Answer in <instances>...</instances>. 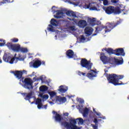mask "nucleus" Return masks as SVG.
Listing matches in <instances>:
<instances>
[{
    "mask_svg": "<svg viewBox=\"0 0 129 129\" xmlns=\"http://www.w3.org/2000/svg\"><path fill=\"white\" fill-rule=\"evenodd\" d=\"M59 26L58 30H59V38H64L65 37V20H59L58 21L56 19L52 18L50 21V24L48 25V27L47 28V31L52 32V33H55L56 30L54 29V27H57Z\"/></svg>",
    "mask_w": 129,
    "mask_h": 129,
    "instance_id": "f257e3e1",
    "label": "nucleus"
},
{
    "mask_svg": "<svg viewBox=\"0 0 129 129\" xmlns=\"http://www.w3.org/2000/svg\"><path fill=\"white\" fill-rule=\"evenodd\" d=\"M120 24H121V20L117 21L116 23H108L107 24V25L105 26L103 25H100L96 27L95 33H99V32H101L103 29H105V33H108L110 32L111 30L114 29L115 27H117L118 25H120Z\"/></svg>",
    "mask_w": 129,
    "mask_h": 129,
    "instance_id": "f03ea898",
    "label": "nucleus"
},
{
    "mask_svg": "<svg viewBox=\"0 0 129 129\" xmlns=\"http://www.w3.org/2000/svg\"><path fill=\"white\" fill-rule=\"evenodd\" d=\"M52 113L54 115L52 118L55 121L59 122L62 129H65V118L62 116L61 114L58 113L56 111H52Z\"/></svg>",
    "mask_w": 129,
    "mask_h": 129,
    "instance_id": "7ed1b4c3",
    "label": "nucleus"
},
{
    "mask_svg": "<svg viewBox=\"0 0 129 129\" xmlns=\"http://www.w3.org/2000/svg\"><path fill=\"white\" fill-rule=\"evenodd\" d=\"M76 120H79L80 123H83L84 120L82 118H77L76 119H71L70 120V123H68L67 122L65 121V125L68 128L71 129H80L79 127H78L76 124H77V121Z\"/></svg>",
    "mask_w": 129,
    "mask_h": 129,
    "instance_id": "20e7f679",
    "label": "nucleus"
},
{
    "mask_svg": "<svg viewBox=\"0 0 129 129\" xmlns=\"http://www.w3.org/2000/svg\"><path fill=\"white\" fill-rule=\"evenodd\" d=\"M105 76L106 77L107 80H108L109 83H111V84H113L115 86L117 85H122V82L121 83H117V81L116 80V74H111L108 75V74H105Z\"/></svg>",
    "mask_w": 129,
    "mask_h": 129,
    "instance_id": "39448f33",
    "label": "nucleus"
},
{
    "mask_svg": "<svg viewBox=\"0 0 129 129\" xmlns=\"http://www.w3.org/2000/svg\"><path fill=\"white\" fill-rule=\"evenodd\" d=\"M80 65L83 68H86L87 70L91 71L95 73V71L94 70H91L93 63L90 62V60H88L86 58H82L80 61Z\"/></svg>",
    "mask_w": 129,
    "mask_h": 129,
    "instance_id": "423d86ee",
    "label": "nucleus"
},
{
    "mask_svg": "<svg viewBox=\"0 0 129 129\" xmlns=\"http://www.w3.org/2000/svg\"><path fill=\"white\" fill-rule=\"evenodd\" d=\"M123 11H124V9L120 10L119 7L114 8V7L113 6H109L105 10V12L107 15H111L112 14L117 15L120 14L121 12H123Z\"/></svg>",
    "mask_w": 129,
    "mask_h": 129,
    "instance_id": "0eeeda50",
    "label": "nucleus"
},
{
    "mask_svg": "<svg viewBox=\"0 0 129 129\" xmlns=\"http://www.w3.org/2000/svg\"><path fill=\"white\" fill-rule=\"evenodd\" d=\"M24 83L23 87L25 89H33V80L30 78H26L24 80H22Z\"/></svg>",
    "mask_w": 129,
    "mask_h": 129,
    "instance_id": "6e6552de",
    "label": "nucleus"
},
{
    "mask_svg": "<svg viewBox=\"0 0 129 129\" xmlns=\"http://www.w3.org/2000/svg\"><path fill=\"white\" fill-rule=\"evenodd\" d=\"M6 46L8 47L9 50H12L14 52H20V49H21V45L19 44H13L12 42L7 43Z\"/></svg>",
    "mask_w": 129,
    "mask_h": 129,
    "instance_id": "1a4fd4ad",
    "label": "nucleus"
},
{
    "mask_svg": "<svg viewBox=\"0 0 129 129\" xmlns=\"http://www.w3.org/2000/svg\"><path fill=\"white\" fill-rule=\"evenodd\" d=\"M11 73H13V74H14L16 78H17V79L24 80L25 77H23V74H24V73L27 74V71L25 70H23V72L22 71H12Z\"/></svg>",
    "mask_w": 129,
    "mask_h": 129,
    "instance_id": "9d476101",
    "label": "nucleus"
},
{
    "mask_svg": "<svg viewBox=\"0 0 129 129\" xmlns=\"http://www.w3.org/2000/svg\"><path fill=\"white\" fill-rule=\"evenodd\" d=\"M3 59L5 62H8L10 64H14L15 57H13L12 54L5 53L3 56Z\"/></svg>",
    "mask_w": 129,
    "mask_h": 129,
    "instance_id": "9b49d317",
    "label": "nucleus"
},
{
    "mask_svg": "<svg viewBox=\"0 0 129 129\" xmlns=\"http://www.w3.org/2000/svg\"><path fill=\"white\" fill-rule=\"evenodd\" d=\"M115 55L116 56H125V52L122 48H116L115 49Z\"/></svg>",
    "mask_w": 129,
    "mask_h": 129,
    "instance_id": "f8f14e48",
    "label": "nucleus"
},
{
    "mask_svg": "<svg viewBox=\"0 0 129 129\" xmlns=\"http://www.w3.org/2000/svg\"><path fill=\"white\" fill-rule=\"evenodd\" d=\"M41 64L42 62H41V60H33V62L31 61L30 62V64L33 67V68H38V67L41 66Z\"/></svg>",
    "mask_w": 129,
    "mask_h": 129,
    "instance_id": "ddd939ff",
    "label": "nucleus"
},
{
    "mask_svg": "<svg viewBox=\"0 0 129 129\" xmlns=\"http://www.w3.org/2000/svg\"><path fill=\"white\" fill-rule=\"evenodd\" d=\"M65 14L68 17H71V18H78L76 15V12L70 10H65Z\"/></svg>",
    "mask_w": 129,
    "mask_h": 129,
    "instance_id": "4468645a",
    "label": "nucleus"
},
{
    "mask_svg": "<svg viewBox=\"0 0 129 129\" xmlns=\"http://www.w3.org/2000/svg\"><path fill=\"white\" fill-rule=\"evenodd\" d=\"M108 56H105L104 53H102L100 55V60L103 63V64H107L108 63Z\"/></svg>",
    "mask_w": 129,
    "mask_h": 129,
    "instance_id": "2eb2a0df",
    "label": "nucleus"
},
{
    "mask_svg": "<svg viewBox=\"0 0 129 129\" xmlns=\"http://www.w3.org/2000/svg\"><path fill=\"white\" fill-rule=\"evenodd\" d=\"M63 16H64L63 11L62 10H57L56 13L53 15V17L55 19H61V18H63Z\"/></svg>",
    "mask_w": 129,
    "mask_h": 129,
    "instance_id": "dca6fc26",
    "label": "nucleus"
},
{
    "mask_svg": "<svg viewBox=\"0 0 129 129\" xmlns=\"http://www.w3.org/2000/svg\"><path fill=\"white\" fill-rule=\"evenodd\" d=\"M79 27L83 29L87 26V22L86 20H81L78 23Z\"/></svg>",
    "mask_w": 129,
    "mask_h": 129,
    "instance_id": "f3484780",
    "label": "nucleus"
},
{
    "mask_svg": "<svg viewBox=\"0 0 129 129\" xmlns=\"http://www.w3.org/2000/svg\"><path fill=\"white\" fill-rule=\"evenodd\" d=\"M93 32V29L90 27H87L85 29V33L87 36H91L92 35Z\"/></svg>",
    "mask_w": 129,
    "mask_h": 129,
    "instance_id": "a211bd4d",
    "label": "nucleus"
},
{
    "mask_svg": "<svg viewBox=\"0 0 129 129\" xmlns=\"http://www.w3.org/2000/svg\"><path fill=\"white\" fill-rule=\"evenodd\" d=\"M35 104L37 105V108H38V109H41L43 106L42 99L40 98L36 99V100L35 101Z\"/></svg>",
    "mask_w": 129,
    "mask_h": 129,
    "instance_id": "6ab92c4d",
    "label": "nucleus"
},
{
    "mask_svg": "<svg viewBox=\"0 0 129 129\" xmlns=\"http://www.w3.org/2000/svg\"><path fill=\"white\" fill-rule=\"evenodd\" d=\"M66 55L69 59H71L74 57V52H73V50L69 49L66 52Z\"/></svg>",
    "mask_w": 129,
    "mask_h": 129,
    "instance_id": "aec40b11",
    "label": "nucleus"
},
{
    "mask_svg": "<svg viewBox=\"0 0 129 129\" xmlns=\"http://www.w3.org/2000/svg\"><path fill=\"white\" fill-rule=\"evenodd\" d=\"M32 96H33V92L30 91L29 93L27 94L26 96L24 98L25 100H28L29 102H31V98H32Z\"/></svg>",
    "mask_w": 129,
    "mask_h": 129,
    "instance_id": "412c9836",
    "label": "nucleus"
},
{
    "mask_svg": "<svg viewBox=\"0 0 129 129\" xmlns=\"http://www.w3.org/2000/svg\"><path fill=\"white\" fill-rule=\"evenodd\" d=\"M56 101H58L60 104H62L65 102V97L57 96Z\"/></svg>",
    "mask_w": 129,
    "mask_h": 129,
    "instance_id": "4be33fe9",
    "label": "nucleus"
},
{
    "mask_svg": "<svg viewBox=\"0 0 129 129\" xmlns=\"http://www.w3.org/2000/svg\"><path fill=\"white\" fill-rule=\"evenodd\" d=\"M104 50L109 55H111L112 54L115 55V50H113L111 48H104Z\"/></svg>",
    "mask_w": 129,
    "mask_h": 129,
    "instance_id": "5701e85b",
    "label": "nucleus"
},
{
    "mask_svg": "<svg viewBox=\"0 0 129 129\" xmlns=\"http://www.w3.org/2000/svg\"><path fill=\"white\" fill-rule=\"evenodd\" d=\"M121 59H119L117 58H115V60H114V64L115 63L116 64H117L118 65H121L122 63H123V59H122V57H121Z\"/></svg>",
    "mask_w": 129,
    "mask_h": 129,
    "instance_id": "b1692460",
    "label": "nucleus"
},
{
    "mask_svg": "<svg viewBox=\"0 0 129 129\" xmlns=\"http://www.w3.org/2000/svg\"><path fill=\"white\" fill-rule=\"evenodd\" d=\"M114 61H115V57H109L108 58V63L113 65L114 64Z\"/></svg>",
    "mask_w": 129,
    "mask_h": 129,
    "instance_id": "393cba45",
    "label": "nucleus"
},
{
    "mask_svg": "<svg viewBox=\"0 0 129 129\" xmlns=\"http://www.w3.org/2000/svg\"><path fill=\"white\" fill-rule=\"evenodd\" d=\"M88 22L91 25V26H95V23H96V20H95V18H89Z\"/></svg>",
    "mask_w": 129,
    "mask_h": 129,
    "instance_id": "a878e982",
    "label": "nucleus"
},
{
    "mask_svg": "<svg viewBox=\"0 0 129 129\" xmlns=\"http://www.w3.org/2000/svg\"><path fill=\"white\" fill-rule=\"evenodd\" d=\"M39 90L41 92H45L48 90V87L46 86H41L39 87Z\"/></svg>",
    "mask_w": 129,
    "mask_h": 129,
    "instance_id": "bb28decb",
    "label": "nucleus"
},
{
    "mask_svg": "<svg viewBox=\"0 0 129 129\" xmlns=\"http://www.w3.org/2000/svg\"><path fill=\"white\" fill-rule=\"evenodd\" d=\"M89 112V110L87 108H85V109L83 110V116L84 117H86L87 115H88V113Z\"/></svg>",
    "mask_w": 129,
    "mask_h": 129,
    "instance_id": "cd10ccee",
    "label": "nucleus"
},
{
    "mask_svg": "<svg viewBox=\"0 0 129 129\" xmlns=\"http://www.w3.org/2000/svg\"><path fill=\"white\" fill-rule=\"evenodd\" d=\"M69 24H70V22H68V23L67 24L66 26L69 28V30H71V31H76V29L75 28V26H69Z\"/></svg>",
    "mask_w": 129,
    "mask_h": 129,
    "instance_id": "c85d7f7f",
    "label": "nucleus"
},
{
    "mask_svg": "<svg viewBox=\"0 0 129 129\" xmlns=\"http://www.w3.org/2000/svg\"><path fill=\"white\" fill-rule=\"evenodd\" d=\"M39 96L42 98L43 100H47L48 98H49V95H43L42 93L39 94Z\"/></svg>",
    "mask_w": 129,
    "mask_h": 129,
    "instance_id": "c756f323",
    "label": "nucleus"
},
{
    "mask_svg": "<svg viewBox=\"0 0 129 129\" xmlns=\"http://www.w3.org/2000/svg\"><path fill=\"white\" fill-rule=\"evenodd\" d=\"M76 18H68V20L70 21H73V25H77V24H78V20L76 19Z\"/></svg>",
    "mask_w": 129,
    "mask_h": 129,
    "instance_id": "7c9ffc66",
    "label": "nucleus"
},
{
    "mask_svg": "<svg viewBox=\"0 0 129 129\" xmlns=\"http://www.w3.org/2000/svg\"><path fill=\"white\" fill-rule=\"evenodd\" d=\"M64 88V85H61L59 87L58 91H59L60 93H65V89Z\"/></svg>",
    "mask_w": 129,
    "mask_h": 129,
    "instance_id": "2f4dec72",
    "label": "nucleus"
},
{
    "mask_svg": "<svg viewBox=\"0 0 129 129\" xmlns=\"http://www.w3.org/2000/svg\"><path fill=\"white\" fill-rule=\"evenodd\" d=\"M75 2H76V1L78 0H73ZM67 2H68L71 5H74V6H79V4H80V2L79 1L77 2L76 3H72V2L70 1V0H67Z\"/></svg>",
    "mask_w": 129,
    "mask_h": 129,
    "instance_id": "473e14b6",
    "label": "nucleus"
},
{
    "mask_svg": "<svg viewBox=\"0 0 129 129\" xmlns=\"http://www.w3.org/2000/svg\"><path fill=\"white\" fill-rule=\"evenodd\" d=\"M87 77L88 78H89L90 79H92V78L95 77V75L93 73H88L86 75Z\"/></svg>",
    "mask_w": 129,
    "mask_h": 129,
    "instance_id": "72a5a7b5",
    "label": "nucleus"
},
{
    "mask_svg": "<svg viewBox=\"0 0 129 129\" xmlns=\"http://www.w3.org/2000/svg\"><path fill=\"white\" fill-rule=\"evenodd\" d=\"M124 77L123 75H116V80L117 81V83H119V80L122 79Z\"/></svg>",
    "mask_w": 129,
    "mask_h": 129,
    "instance_id": "f704fd0d",
    "label": "nucleus"
},
{
    "mask_svg": "<svg viewBox=\"0 0 129 129\" xmlns=\"http://www.w3.org/2000/svg\"><path fill=\"white\" fill-rule=\"evenodd\" d=\"M20 52H21V53H27L28 52V49L20 46Z\"/></svg>",
    "mask_w": 129,
    "mask_h": 129,
    "instance_id": "c9c22d12",
    "label": "nucleus"
},
{
    "mask_svg": "<svg viewBox=\"0 0 129 129\" xmlns=\"http://www.w3.org/2000/svg\"><path fill=\"white\" fill-rule=\"evenodd\" d=\"M48 93L50 95V98H53L56 95V92L54 91L48 92Z\"/></svg>",
    "mask_w": 129,
    "mask_h": 129,
    "instance_id": "e433bc0d",
    "label": "nucleus"
},
{
    "mask_svg": "<svg viewBox=\"0 0 129 129\" xmlns=\"http://www.w3.org/2000/svg\"><path fill=\"white\" fill-rule=\"evenodd\" d=\"M56 9L57 8H56V7L55 6H53L52 7V12L53 15L56 14L57 13V11H58V10H56Z\"/></svg>",
    "mask_w": 129,
    "mask_h": 129,
    "instance_id": "4c0bfd02",
    "label": "nucleus"
},
{
    "mask_svg": "<svg viewBox=\"0 0 129 129\" xmlns=\"http://www.w3.org/2000/svg\"><path fill=\"white\" fill-rule=\"evenodd\" d=\"M14 0H3L2 4H8L9 3H13Z\"/></svg>",
    "mask_w": 129,
    "mask_h": 129,
    "instance_id": "58836bf2",
    "label": "nucleus"
},
{
    "mask_svg": "<svg viewBox=\"0 0 129 129\" xmlns=\"http://www.w3.org/2000/svg\"><path fill=\"white\" fill-rule=\"evenodd\" d=\"M11 41L13 42V43H18V42H19V39L14 38L11 39Z\"/></svg>",
    "mask_w": 129,
    "mask_h": 129,
    "instance_id": "ea45409f",
    "label": "nucleus"
},
{
    "mask_svg": "<svg viewBox=\"0 0 129 129\" xmlns=\"http://www.w3.org/2000/svg\"><path fill=\"white\" fill-rule=\"evenodd\" d=\"M101 1L103 2L104 6H107V5H108V1L107 0H101Z\"/></svg>",
    "mask_w": 129,
    "mask_h": 129,
    "instance_id": "a19ab883",
    "label": "nucleus"
},
{
    "mask_svg": "<svg viewBox=\"0 0 129 129\" xmlns=\"http://www.w3.org/2000/svg\"><path fill=\"white\" fill-rule=\"evenodd\" d=\"M80 40L81 41H85V37L84 35H81L80 36Z\"/></svg>",
    "mask_w": 129,
    "mask_h": 129,
    "instance_id": "79ce46f5",
    "label": "nucleus"
},
{
    "mask_svg": "<svg viewBox=\"0 0 129 129\" xmlns=\"http://www.w3.org/2000/svg\"><path fill=\"white\" fill-rule=\"evenodd\" d=\"M101 24V22L100 21H96L95 25H97V26H99V25Z\"/></svg>",
    "mask_w": 129,
    "mask_h": 129,
    "instance_id": "37998d69",
    "label": "nucleus"
},
{
    "mask_svg": "<svg viewBox=\"0 0 129 129\" xmlns=\"http://www.w3.org/2000/svg\"><path fill=\"white\" fill-rule=\"evenodd\" d=\"M90 10L91 11H96V10H97V8L94 6V7H93L92 8H90Z\"/></svg>",
    "mask_w": 129,
    "mask_h": 129,
    "instance_id": "c03bdc74",
    "label": "nucleus"
},
{
    "mask_svg": "<svg viewBox=\"0 0 129 129\" xmlns=\"http://www.w3.org/2000/svg\"><path fill=\"white\" fill-rule=\"evenodd\" d=\"M15 59H16V60H19V61H22V60H24V58H22V57H15Z\"/></svg>",
    "mask_w": 129,
    "mask_h": 129,
    "instance_id": "a18cd8bd",
    "label": "nucleus"
},
{
    "mask_svg": "<svg viewBox=\"0 0 129 129\" xmlns=\"http://www.w3.org/2000/svg\"><path fill=\"white\" fill-rule=\"evenodd\" d=\"M111 2L113 4H117V2H118V0H111Z\"/></svg>",
    "mask_w": 129,
    "mask_h": 129,
    "instance_id": "49530a36",
    "label": "nucleus"
},
{
    "mask_svg": "<svg viewBox=\"0 0 129 129\" xmlns=\"http://www.w3.org/2000/svg\"><path fill=\"white\" fill-rule=\"evenodd\" d=\"M48 106V105H43L41 107V108H44V109H47V107Z\"/></svg>",
    "mask_w": 129,
    "mask_h": 129,
    "instance_id": "de8ad7c7",
    "label": "nucleus"
},
{
    "mask_svg": "<svg viewBox=\"0 0 129 129\" xmlns=\"http://www.w3.org/2000/svg\"><path fill=\"white\" fill-rule=\"evenodd\" d=\"M5 45H6V42H0V47H3Z\"/></svg>",
    "mask_w": 129,
    "mask_h": 129,
    "instance_id": "09e8293b",
    "label": "nucleus"
},
{
    "mask_svg": "<svg viewBox=\"0 0 129 129\" xmlns=\"http://www.w3.org/2000/svg\"><path fill=\"white\" fill-rule=\"evenodd\" d=\"M27 94V93H21V95L23 96V97H26Z\"/></svg>",
    "mask_w": 129,
    "mask_h": 129,
    "instance_id": "8fccbe9b",
    "label": "nucleus"
},
{
    "mask_svg": "<svg viewBox=\"0 0 129 129\" xmlns=\"http://www.w3.org/2000/svg\"><path fill=\"white\" fill-rule=\"evenodd\" d=\"M80 103H84V100L79 99Z\"/></svg>",
    "mask_w": 129,
    "mask_h": 129,
    "instance_id": "3c124183",
    "label": "nucleus"
},
{
    "mask_svg": "<svg viewBox=\"0 0 129 129\" xmlns=\"http://www.w3.org/2000/svg\"><path fill=\"white\" fill-rule=\"evenodd\" d=\"M94 122L95 123H97V122H98V120H97V119L95 118L94 120Z\"/></svg>",
    "mask_w": 129,
    "mask_h": 129,
    "instance_id": "603ef678",
    "label": "nucleus"
},
{
    "mask_svg": "<svg viewBox=\"0 0 129 129\" xmlns=\"http://www.w3.org/2000/svg\"><path fill=\"white\" fill-rule=\"evenodd\" d=\"M82 72H80V71H79L78 72V75H79L80 76H81V75H82Z\"/></svg>",
    "mask_w": 129,
    "mask_h": 129,
    "instance_id": "864d4df0",
    "label": "nucleus"
},
{
    "mask_svg": "<svg viewBox=\"0 0 129 129\" xmlns=\"http://www.w3.org/2000/svg\"><path fill=\"white\" fill-rule=\"evenodd\" d=\"M95 114H96V115H97L98 116H100V114H101L100 113H98L97 112V113Z\"/></svg>",
    "mask_w": 129,
    "mask_h": 129,
    "instance_id": "5fc2aeb1",
    "label": "nucleus"
},
{
    "mask_svg": "<svg viewBox=\"0 0 129 129\" xmlns=\"http://www.w3.org/2000/svg\"><path fill=\"white\" fill-rule=\"evenodd\" d=\"M0 42H6V40L3 39H0Z\"/></svg>",
    "mask_w": 129,
    "mask_h": 129,
    "instance_id": "6e6d98bb",
    "label": "nucleus"
},
{
    "mask_svg": "<svg viewBox=\"0 0 129 129\" xmlns=\"http://www.w3.org/2000/svg\"><path fill=\"white\" fill-rule=\"evenodd\" d=\"M105 74H107V72H108V71L107 70H104Z\"/></svg>",
    "mask_w": 129,
    "mask_h": 129,
    "instance_id": "4d7b16f0",
    "label": "nucleus"
},
{
    "mask_svg": "<svg viewBox=\"0 0 129 129\" xmlns=\"http://www.w3.org/2000/svg\"><path fill=\"white\" fill-rule=\"evenodd\" d=\"M39 79H40V80H41V81H43V77L40 76Z\"/></svg>",
    "mask_w": 129,
    "mask_h": 129,
    "instance_id": "13d9d810",
    "label": "nucleus"
},
{
    "mask_svg": "<svg viewBox=\"0 0 129 129\" xmlns=\"http://www.w3.org/2000/svg\"><path fill=\"white\" fill-rule=\"evenodd\" d=\"M33 80H35V81H36V80H39V78H36V77L33 78Z\"/></svg>",
    "mask_w": 129,
    "mask_h": 129,
    "instance_id": "bf43d9fd",
    "label": "nucleus"
},
{
    "mask_svg": "<svg viewBox=\"0 0 129 129\" xmlns=\"http://www.w3.org/2000/svg\"><path fill=\"white\" fill-rule=\"evenodd\" d=\"M67 90H68V87L66 86V88H65V92H66V91H67Z\"/></svg>",
    "mask_w": 129,
    "mask_h": 129,
    "instance_id": "052dcab7",
    "label": "nucleus"
},
{
    "mask_svg": "<svg viewBox=\"0 0 129 129\" xmlns=\"http://www.w3.org/2000/svg\"><path fill=\"white\" fill-rule=\"evenodd\" d=\"M13 58H15V60H16V58H17V53H15L14 55V57Z\"/></svg>",
    "mask_w": 129,
    "mask_h": 129,
    "instance_id": "680f3d73",
    "label": "nucleus"
},
{
    "mask_svg": "<svg viewBox=\"0 0 129 129\" xmlns=\"http://www.w3.org/2000/svg\"><path fill=\"white\" fill-rule=\"evenodd\" d=\"M93 112H94V113H96L97 112L95 110V109L93 108Z\"/></svg>",
    "mask_w": 129,
    "mask_h": 129,
    "instance_id": "e2e57ef3",
    "label": "nucleus"
},
{
    "mask_svg": "<svg viewBox=\"0 0 129 129\" xmlns=\"http://www.w3.org/2000/svg\"><path fill=\"white\" fill-rule=\"evenodd\" d=\"M69 114L68 112H66L65 113V116H68Z\"/></svg>",
    "mask_w": 129,
    "mask_h": 129,
    "instance_id": "0e129e2a",
    "label": "nucleus"
},
{
    "mask_svg": "<svg viewBox=\"0 0 129 129\" xmlns=\"http://www.w3.org/2000/svg\"><path fill=\"white\" fill-rule=\"evenodd\" d=\"M82 75H83V76H85V75H86V74L85 73H82Z\"/></svg>",
    "mask_w": 129,
    "mask_h": 129,
    "instance_id": "69168bd1",
    "label": "nucleus"
},
{
    "mask_svg": "<svg viewBox=\"0 0 129 129\" xmlns=\"http://www.w3.org/2000/svg\"><path fill=\"white\" fill-rule=\"evenodd\" d=\"M89 8H90V4L88 5L87 6V9H89Z\"/></svg>",
    "mask_w": 129,
    "mask_h": 129,
    "instance_id": "338daca9",
    "label": "nucleus"
},
{
    "mask_svg": "<svg viewBox=\"0 0 129 129\" xmlns=\"http://www.w3.org/2000/svg\"><path fill=\"white\" fill-rule=\"evenodd\" d=\"M41 64H42V65H45V61H42L41 62Z\"/></svg>",
    "mask_w": 129,
    "mask_h": 129,
    "instance_id": "774afa93",
    "label": "nucleus"
}]
</instances>
